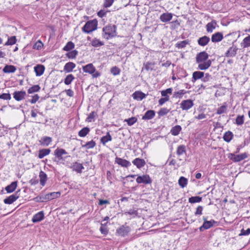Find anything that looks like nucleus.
<instances>
[{"mask_svg": "<svg viewBox=\"0 0 250 250\" xmlns=\"http://www.w3.org/2000/svg\"><path fill=\"white\" fill-rule=\"evenodd\" d=\"M208 54L205 51L198 53L196 56V63H198V68L205 70L208 68L212 63L210 60H208Z\"/></svg>", "mask_w": 250, "mask_h": 250, "instance_id": "obj_1", "label": "nucleus"}, {"mask_svg": "<svg viewBox=\"0 0 250 250\" xmlns=\"http://www.w3.org/2000/svg\"><path fill=\"white\" fill-rule=\"evenodd\" d=\"M117 26L108 24L103 28V37L107 40L117 36Z\"/></svg>", "mask_w": 250, "mask_h": 250, "instance_id": "obj_2", "label": "nucleus"}, {"mask_svg": "<svg viewBox=\"0 0 250 250\" xmlns=\"http://www.w3.org/2000/svg\"><path fill=\"white\" fill-rule=\"evenodd\" d=\"M54 155L57 159L55 161L57 162H62L64 161L68 158H70V156L68 155V153L63 148L58 147L54 150Z\"/></svg>", "mask_w": 250, "mask_h": 250, "instance_id": "obj_3", "label": "nucleus"}, {"mask_svg": "<svg viewBox=\"0 0 250 250\" xmlns=\"http://www.w3.org/2000/svg\"><path fill=\"white\" fill-rule=\"evenodd\" d=\"M98 21L96 19L87 21L82 28V30L86 33H89L97 28Z\"/></svg>", "mask_w": 250, "mask_h": 250, "instance_id": "obj_4", "label": "nucleus"}, {"mask_svg": "<svg viewBox=\"0 0 250 250\" xmlns=\"http://www.w3.org/2000/svg\"><path fill=\"white\" fill-rule=\"evenodd\" d=\"M228 157L229 160L234 162H239L247 158L248 155L246 152L238 155L230 153L228 154Z\"/></svg>", "mask_w": 250, "mask_h": 250, "instance_id": "obj_5", "label": "nucleus"}, {"mask_svg": "<svg viewBox=\"0 0 250 250\" xmlns=\"http://www.w3.org/2000/svg\"><path fill=\"white\" fill-rule=\"evenodd\" d=\"M203 220L204 223L203 225L199 228L200 231H203L205 229H208L212 227L214 224L217 223V222L214 220H211L210 221H207V217H203Z\"/></svg>", "mask_w": 250, "mask_h": 250, "instance_id": "obj_6", "label": "nucleus"}, {"mask_svg": "<svg viewBox=\"0 0 250 250\" xmlns=\"http://www.w3.org/2000/svg\"><path fill=\"white\" fill-rule=\"evenodd\" d=\"M130 230V228L128 226H126L125 224L117 229L116 233H117L119 236L125 237L128 235Z\"/></svg>", "mask_w": 250, "mask_h": 250, "instance_id": "obj_7", "label": "nucleus"}, {"mask_svg": "<svg viewBox=\"0 0 250 250\" xmlns=\"http://www.w3.org/2000/svg\"><path fill=\"white\" fill-rule=\"evenodd\" d=\"M152 182V179L147 174H144L142 176H139L136 179V182L138 184H144L147 185L151 184Z\"/></svg>", "mask_w": 250, "mask_h": 250, "instance_id": "obj_8", "label": "nucleus"}, {"mask_svg": "<svg viewBox=\"0 0 250 250\" xmlns=\"http://www.w3.org/2000/svg\"><path fill=\"white\" fill-rule=\"evenodd\" d=\"M21 190L19 189L14 194L11 195L4 199L3 202L5 204H11L16 201L20 197Z\"/></svg>", "mask_w": 250, "mask_h": 250, "instance_id": "obj_9", "label": "nucleus"}, {"mask_svg": "<svg viewBox=\"0 0 250 250\" xmlns=\"http://www.w3.org/2000/svg\"><path fill=\"white\" fill-rule=\"evenodd\" d=\"M193 105V102L190 99L183 100L180 104V107L183 110H188L191 108Z\"/></svg>", "mask_w": 250, "mask_h": 250, "instance_id": "obj_10", "label": "nucleus"}, {"mask_svg": "<svg viewBox=\"0 0 250 250\" xmlns=\"http://www.w3.org/2000/svg\"><path fill=\"white\" fill-rule=\"evenodd\" d=\"M13 98L17 101H20L25 99L26 95L25 91H16L13 94Z\"/></svg>", "mask_w": 250, "mask_h": 250, "instance_id": "obj_11", "label": "nucleus"}, {"mask_svg": "<svg viewBox=\"0 0 250 250\" xmlns=\"http://www.w3.org/2000/svg\"><path fill=\"white\" fill-rule=\"evenodd\" d=\"M69 167L78 173H81L82 170L84 169L83 164L77 162L73 163Z\"/></svg>", "mask_w": 250, "mask_h": 250, "instance_id": "obj_12", "label": "nucleus"}, {"mask_svg": "<svg viewBox=\"0 0 250 250\" xmlns=\"http://www.w3.org/2000/svg\"><path fill=\"white\" fill-rule=\"evenodd\" d=\"M115 162L122 167H128L131 166V163L129 161L118 157H116Z\"/></svg>", "mask_w": 250, "mask_h": 250, "instance_id": "obj_13", "label": "nucleus"}, {"mask_svg": "<svg viewBox=\"0 0 250 250\" xmlns=\"http://www.w3.org/2000/svg\"><path fill=\"white\" fill-rule=\"evenodd\" d=\"M238 50V48L236 46L232 45L229 47V50L225 53V57H234Z\"/></svg>", "mask_w": 250, "mask_h": 250, "instance_id": "obj_14", "label": "nucleus"}, {"mask_svg": "<svg viewBox=\"0 0 250 250\" xmlns=\"http://www.w3.org/2000/svg\"><path fill=\"white\" fill-rule=\"evenodd\" d=\"M83 70L84 72L91 74L96 71V68L92 63H89L83 66Z\"/></svg>", "mask_w": 250, "mask_h": 250, "instance_id": "obj_15", "label": "nucleus"}, {"mask_svg": "<svg viewBox=\"0 0 250 250\" xmlns=\"http://www.w3.org/2000/svg\"><path fill=\"white\" fill-rule=\"evenodd\" d=\"M44 218V212L43 211H41L35 214L32 219V221L33 223H37L42 220Z\"/></svg>", "mask_w": 250, "mask_h": 250, "instance_id": "obj_16", "label": "nucleus"}, {"mask_svg": "<svg viewBox=\"0 0 250 250\" xmlns=\"http://www.w3.org/2000/svg\"><path fill=\"white\" fill-rule=\"evenodd\" d=\"M209 41L210 38L208 37L204 36L198 39L197 42L200 46H205L208 43Z\"/></svg>", "mask_w": 250, "mask_h": 250, "instance_id": "obj_17", "label": "nucleus"}, {"mask_svg": "<svg viewBox=\"0 0 250 250\" xmlns=\"http://www.w3.org/2000/svg\"><path fill=\"white\" fill-rule=\"evenodd\" d=\"M223 39V35L221 32H216L211 36V42H217L221 41Z\"/></svg>", "mask_w": 250, "mask_h": 250, "instance_id": "obj_18", "label": "nucleus"}, {"mask_svg": "<svg viewBox=\"0 0 250 250\" xmlns=\"http://www.w3.org/2000/svg\"><path fill=\"white\" fill-rule=\"evenodd\" d=\"M133 165L136 166L138 168H141L146 165L145 161L139 158H135L133 161Z\"/></svg>", "mask_w": 250, "mask_h": 250, "instance_id": "obj_19", "label": "nucleus"}, {"mask_svg": "<svg viewBox=\"0 0 250 250\" xmlns=\"http://www.w3.org/2000/svg\"><path fill=\"white\" fill-rule=\"evenodd\" d=\"M155 115V112L153 110H147L142 117V120H148L152 119Z\"/></svg>", "mask_w": 250, "mask_h": 250, "instance_id": "obj_20", "label": "nucleus"}, {"mask_svg": "<svg viewBox=\"0 0 250 250\" xmlns=\"http://www.w3.org/2000/svg\"><path fill=\"white\" fill-rule=\"evenodd\" d=\"M172 18V14L170 13H165L162 14L160 17V20L163 22L169 21Z\"/></svg>", "mask_w": 250, "mask_h": 250, "instance_id": "obj_21", "label": "nucleus"}, {"mask_svg": "<svg viewBox=\"0 0 250 250\" xmlns=\"http://www.w3.org/2000/svg\"><path fill=\"white\" fill-rule=\"evenodd\" d=\"M37 76L42 75L44 71L45 67L42 64H38L34 68Z\"/></svg>", "mask_w": 250, "mask_h": 250, "instance_id": "obj_22", "label": "nucleus"}, {"mask_svg": "<svg viewBox=\"0 0 250 250\" xmlns=\"http://www.w3.org/2000/svg\"><path fill=\"white\" fill-rule=\"evenodd\" d=\"M132 97L135 100L141 101L146 98V95L142 91H137L132 94Z\"/></svg>", "mask_w": 250, "mask_h": 250, "instance_id": "obj_23", "label": "nucleus"}, {"mask_svg": "<svg viewBox=\"0 0 250 250\" xmlns=\"http://www.w3.org/2000/svg\"><path fill=\"white\" fill-rule=\"evenodd\" d=\"M18 182L14 181L5 187V189L7 193H12L15 190L17 187Z\"/></svg>", "mask_w": 250, "mask_h": 250, "instance_id": "obj_24", "label": "nucleus"}, {"mask_svg": "<svg viewBox=\"0 0 250 250\" xmlns=\"http://www.w3.org/2000/svg\"><path fill=\"white\" fill-rule=\"evenodd\" d=\"M216 25L217 22L215 20H212L211 22L208 23L206 25L207 32L212 33L213 30L215 29Z\"/></svg>", "mask_w": 250, "mask_h": 250, "instance_id": "obj_25", "label": "nucleus"}, {"mask_svg": "<svg viewBox=\"0 0 250 250\" xmlns=\"http://www.w3.org/2000/svg\"><path fill=\"white\" fill-rule=\"evenodd\" d=\"M76 67V64L72 62H67L63 67V70L67 73L71 72L73 69Z\"/></svg>", "mask_w": 250, "mask_h": 250, "instance_id": "obj_26", "label": "nucleus"}, {"mask_svg": "<svg viewBox=\"0 0 250 250\" xmlns=\"http://www.w3.org/2000/svg\"><path fill=\"white\" fill-rule=\"evenodd\" d=\"M39 142L41 145L48 146L52 142V138L50 137L44 136L41 139Z\"/></svg>", "mask_w": 250, "mask_h": 250, "instance_id": "obj_27", "label": "nucleus"}, {"mask_svg": "<svg viewBox=\"0 0 250 250\" xmlns=\"http://www.w3.org/2000/svg\"><path fill=\"white\" fill-rule=\"evenodd\" d=\"M40 184L42 186H44L47 180L46 174L42 171H41L39 173Z\"/></svg>", "mask_w": 250, "mask_h": 250, "instance_id": "obj_28", "label": "nucleus"}, {"mask_svg": "<svg viewBox=\"0 0 250 250\" xmlns=\"http://www.w3.org/2000/svg\"><path fill=\"white\" fill-rule=\"evenodd\" d=\"M51 152L49 148H43L39 150L38 154V158L39 159H42L44 156L48 155Z\"/></svg>", "mask_w": 250, "mask_h": 250, "instance_id": "obj_29", "label": "nucleus"}, {"mask_svg": "<svg viewBox=\"0 0 250 250\" xmlns=\"http://www.w3.org/2000/svg\"><path fill=\"white\" fill-rule=\"evenodd\" d=\"M204 76V73L201 71H195L192 74V82H194L197 80L202 79Z\"/></svg>", "mask_w": 250, "mask_h": 250, "instance_id": "obj_30", "label": "nucleus"}, {"mask_svg": "<svg viewBox=\"0 0 250 250\" xmlns=\"http://www.w3.org/2000/svg\"><path fill=\"white\" fill-rule=\"evenodd\" d=\"M181 130V126L179 125H176L171 128L170 133L173 136H177Z\"/></svg>", "mask_w": 250, "mask_h": 250, "instance_id": "obj_31", "label": "nucleus"}, {"mask_svg": "<svg viewBox=\"0 0 250 250\" xmlns=\"http://www.w3.org/2000/svg\"><path fill=\"white\" fill-rule=\"evenodd\" d=\"M16 70V67L12 65H6L3 69V71L5 73H14Z\"/></svg>", "mask_w": 250, "mask_h": 250, "instance_id": "obj_32", "label": "nucleus"}, {"mask_svg": "<svg viewBox=\"0 0 250 250\" xmlns=\"http://www.w3.org/2000/svg\"><path fill=\"white\" fill-rule=\"evenodd\" d=\"M111 140L112 137L110 135L109 132H107L105 136H103L101 138L100 142L103 145H105L107 142L108 141H111Z\"/></svg>", "mask_w": 250, "mask_h": 250, "instance_id": "obj_33", "label": "nucleus"}, {"mask_svg": "<svg viewBox=\"0 0 250 250\" xmlns=\"http://www.w3.org/2000/svg\"><path fill=\"white\" fill-rule=\"evenodd\" d=\"M233 136V133L231 131H228L225 133L223 139L225 142L229 143L232 140Z\"/></svg>", "mask_w": 250, "mask_h": 250, "instance_id": "obj_34", "label": "nucleus"}, {"mask_svg": "<svg viewBox=\"0 0 250 250\" xmlns=\"http://www.w3.org/2000/svg\"><path fill=\"white\" fill-rule=\"evenodd\" d=\"M184 153H186V147L184 145H180L178 146L176 154L178 156L183 155Z\"/></svg>", "mask_w": 250, "mask_h": 250, "instance_id": "obj_35", "label": "nucleus"}, {"mask_svg": "<svg viewBox=\"0 0 250 250\" xmlns=\"http://www.w3.org/2000/svg\"><path fill=\"white\" fill-rule=\"evenodd\" d=\"M89 131L90 129L89 127H84L79 131V132H78V135L79 136L81 137H84L86 136L87 134H88Z\"/></svg>", "mask_w": 250, "mask_h": 250, "instance_id": "obj_36", "label": "nucleus"}, {"mask_svg": "<svg viewBox=\"0 0 250 250\" xmlns=\"http://www.w3.org/2000/svg\"><path fill=\"white\" fill-rule=\"evenodd\" d=\"M241 46L244 48H247L250 46V35L245 38L241 43Z\"/></svg>", "mask_w": 250, "mask_h": 250, "instance_id": "obj_37", "label": "nucleus"}, {"mask_svg": "<svg viewBox=\"0 0 250 250\" xmlns=\"http://www.w3.org/2000/svg\"><path fill=\"white\" fill-rule=\"evenodd\" d=\"M178 184L181 188H184L188 184V179L183 176H181L178 180Z\"/></svg>", "mask_w": 250, "mask_h": 250, "instance_id": "obj_38", "label": "nucleus"}, {"mask_svg": "<svg viewBox=\"0 0 250 250\" xmlns=\"http://www.w3.org/2000/svg\"><path fill=\"white\" fill-rule=\"evenodd\" d=\"M170 111V109H167V108H162L158 112V117L160 118L161 117H163L165 115H166Z\"/></svg>", "mask_w": 250, "mask_h": 250, "instance_id": "obj_39", "label": "nucleus"}, {"mask_svg": "<svg viewBox=\"0 0 250 250\" xmlns=\"http://www.w3.org/2000/svg\"><path fill=\"white\" fill-rule=\"evenodd\" d=\"M75 47V44L74 43L70 41V42H68L63 47V50L64 51H70L71 50H72V49H73Z\"/></svg>", "mask_w": 250, "mask_h": 250, "instance_id": "obj_40", "label": "nucleus"}, {"mask_svg": "<svg viewBox=\"0 0 250 250\" xmlns=\"http://www.w3.org/2000/svg\"><path fill=\"white\" fill-rule=\"evenodd\" d=\"M41 89V87L39 86V85H34L32 87H30L28 89V93L29 94H32L35 92H38Z\"/></svg>", "mask_w": 250, "mask_h": 250, "instance_id": "obj_41", "label": "nucleus"}, {"mask_svg": "<svg viewBox=\"0 0 250 250\" xmlns=\"http://www.w3.org/2000/svg\"><path fill=\"white\" fill-rule=\"evenodd\" d=\"M96 146L95 141L91 140V141L87 142L84 145H82V147H85L86 149H91L94 148Z\"/></svg>", "mask_w": 250, "mask_h": 250, "instance_id": "obj_42", "label": "nucleus"}, {"mask_svg": "<svg viewBox=\"0 0 250 250\" xmlns=\"http://www.w3.org/2000/svg\"><path fill=\"white\" fill-rule=\"evenodd\" d=\"M202 200V198L200 196H192L188 199V202L190 203L193 204L195 203H199Z\"/></svg>", "mask_w": 250, "mask_h": 250, "instance_id": "obj_43", "label": "nucleus"}, {"mask_svg": "<svg viewBox=\"0 0 250 250\" xmlns=\"http://www.w3.org/2000/svg\"><path fill=\"white\" fill-rule=\"evenodd\" d=\"M189 93V91H186L185 90L182 89L179 90L177 92H175L174 93V97L178 98H182L183 95Z\"/></svg>", "mask_w": 250, "mask_h": 250, "instance_id": "obj_44", "label": "nucleus"}, {"mask_svg": "<svg viewBox=\"0 0 250 250\" xmlns=\"http://www.w3.org/2000/svg\"><path fill=\"white\" fill-rule=\"evenodd\" d=\"M188 44H189V41L187 40L177 42L175 44V46L179 49L183 48L186 47V45Z\"/></svg>", "mask_w": 250, "mask_h": 250, "instance_id": "obj_45", "label": "nucleus"}, {"mask_svg": "<svg viewBox=\"0 0 250 250\" xmlns=\"http://www.w3.org/2000/svg\"><path fill=\"white\" fill-rule=\"evenodd\" d=\"M104 44V43L99 40L97 39L96 38L94 39L91 42V45L95 47H99L102 46Z\"/></svg>", "mask_w": 250, "mask_h": 250, "instance_id": "obj_46", "label": "nucleus"}, {"mask_svg": "<svg viewBox=\"0 0 250 250\" xmlns=\"http://www.w3.org/2000/svg\"><path fill=\"white\" fill-rule=\"evenodd\" d=\"M75 79L72 74L68 75L64 80V83L66 85L70 84Z\"/></svg>", "mask_w": 250, "mask_h": 250, "instance_id": "obj_47", "label": "nucleus"}, {"mask_svg": "<svg viewBox=\"0 0 250 250\" xmlns=\"http://www.w3.org/2000/svg\"><path fill=\"white\" fill-rule=\"evenodd\" d=\"M78 54V51H77L76 50H74L71 51H69L68 53L66 54V56L69 59H74L76 58Z\"/></svg>", "mask_w": 250, "mask_h": 250, "instance_id": "obj_48", "label": "nucleus"}, {"mask_svg": "<svg viewBox=\"0 0 250 250\" xmlns=\"http://www.w3.org/2000/svg\"><path fill=\"white\" fill-rule=\"evenodd\" d=\"M154 63L151 62H147L144 63V67L146 71L152 70L154 68Z\"/></svg>", "mask_w": 250, "mask_h": 250, "instance_id": "obj_49", "label": "nucleus"}, {"mask_svg": "<svg viewBox=\"0 0 250 250\" xmlns=\"http://www.w3.org/2000/svg\"><path fill=\"white\" fill-rule=\"evenodd\" d=\"M17 39L16 36H12L8 38V41L5 42V45H13L16 43Z\"/></svg>", "mask_w": 250, "mask_h": 250, "instance_id": "obj_50", "label": "nucleus"}, {"mask_svg": "<svg viewBox=\"0 0 250 250\" xmlns=\"http://www.w3.org/2000/svg\"><path fill=\"white\" fill-rule=\"evenodd\" d=\"M97 115L96 112L95 111L91 112L86 119V121L87 122H92L94 121V118Z\"/></svg>", "mask_w": 250, "mask_h": 250, "instance_id": "obj_51", "label": "nucleus"}, {"mask_svg": "<svg viewBox=\"0 0 250 250\" xmlns=\"http://www.w3.org/2000/svg\"><path fill=\"white\" fill-rule=\"evenodd\" d=\"M172 91V88H168L165 90H162L161 91V95L162 96L164 97H167L169 98V96H168V94H171Z\"/></svg>", "mask_w": 250, "mask_h": 250, "instance_id": "obj_52", "label": "nucleus"}, {"mask_svg": "<svg viewBox=\"0 0 250 250\" xmlns=\"http://www.w3.org/2000/svg\"><path fill=\"white\" fill-rule=\"evenodd\" d=\"M244 115H238L236 117L235 123L237 125H242L244 123Z\"/></svg>", "mask_w": 250, "mask_h": 250, "instance_id": "obj_53", "label": "nucleus"}, {"mask_svg": "<svg viewBox=\"0 0 250 250\" xmlns=\"http://www.w3.org/2000/svg\"><path fill=\"white\" fill-rule=\"evenodd\" d=\"M137 121V119L135 117H131L127 119H125V122H127V124L128 125L131 126L132 125L134 124H135Z\"/></svg>", "mask_w": 250, "mask_h": 250, "instance_id": "obj_54", "label": "nucleus"}, {"mask_svg": "<svg viewBox=\"0 0 250 250\" xmlns=\"http://www.w3.org/2000/svg\"><path fill=\"white\" fill-rule=\"evenodd\" d=\"M100 232L102 234L106 235L108 233V229L106 227L104 226V224L101 223V227L100 228Z\"/></svg>", "mask_w": 250, "mask_h": 250, "instance_id": "obj_55", "label": "nucleus"}, {"mask_svg": "<svg viewBox=\"0 0 250 250\" xmlns=\"http://www.w3.org/2000/svg\"><path fill=\"white\" fill-rule=\"evenodd\" d=\"M120 72V69L116 66L112 67L110 69V72L114 76L119 74Z\"/></svg>", "mask_w": 250, "mask_h": 250, "instance_id": "obj_56", "label": "nucleus"}, {"mask_svg": "<svg viewBox=\"0 0 250 250\" xmlns=\"http://www.w3.org/2000/svg\"><path fill=\"white\" fill-rule=\"evenodd\" d=\"M43 45V44L42 42L40 41H38L33 45V48L36 49L37 50H40L41 49Z\"/></svg>", "mask_w": 250, "mask_h": 250, "instance_id": "obj_57", "label": "nucleus"}, {"mask_svg": "<svg viewBox=\"0 0 250 250\" xmlns=\"http://www.w3.org/2000/svg\"><path fill=\"white\" fill-rule=\"evenodd\" d=\"M226 110L227 106L225 105H223L217 109L216 113L217 114H221L226 112Z\"/></svg>", "mask_w": 250, "mask_h": 250, "instance_id": "obj_58", "label": "nucleus"}, {"mask_svg": "<svg viewBox=\"0 0 250 250\" xmlns=\"http://www.w3.org/2000/svg\"><path fill=\"white\" fill-rule=\"evenodd\" d=\"M50 197H51V200L54 199L58 198L61 195V192H53L49 193Z\"/></svg>", "mask_w": 250, "mask_h": 250, "instance_id": "obj_59", "label": "nucleus"}, {"mask_svg": "<svg viewBox=\"0 0 250 250\" xmlns=\"http://www.w3.org/2000/svg\"><path fill=\"white\" fill-rule=\"evenodd\" d=\"M0 99L9 100L11 99V95L9 93H2L0 95Z\"/></svg>", "mask_w": 250, "mask_h": 250, "instance_id": "obj_60", "label": "nucleus"}, {"mask_svg": "<svg viewBox=\"0 0 250 250\" xmlns=\"http://www.w3.org/2000/svg\"><path fill=\"white\" fill-rule=\"evenodd\" d=\"M104 7L105 8H108L111 6L114 0H104Z\"/></svg>", "mask_w": 250, "mask_h": 250, "instance_id": "obj_61", "label": "nucleus"}, {"mask_svg": "<svg viewBox=\"0 0 250 250\" xmlns=\"http://www.w3.org/2000/svg\"><path fill=\"white\" fill-rule=\"evenodd\" d=\"M203 209V207L201 206H199L196 209V211L194 213V214L197 216L198 215H202V211Z\"/></svg>", "mask_w": 250, "mask_h": 250, "instance_id": "obj_62", "label": "nucleus"}, {"mask_svg": "<svg viewBox=\"0 0 250 250\" xmlns=\"http://www.w3.org/2000/svg\"><path fill=\"white\" fill-rule=\"evenodd\" d=\"M39 98V96L38 94H35L32 97V99L29 100V102L32 104H35L38 101Z\"/></svg>", "mask_w": 250, "mask_h": 250, "instance_id": "obj_63", "label": "nucleus"}, {"mask_svg": "<svg viewBox=\"0 0 250 250\" xmlns=\"http://www.w3.org/2000/svg\"><path fill=\"white\" fill-rule=\"evenodd\" d=\"M250 234V229L248 228L247 229L245 230L244 229H242L241 230V233L239 235H248Z\"/></svg>", "mask_w": 250, "mask_h": 250, "instance_id": "obj_64", "label": "nucleus"}]
</instances>
